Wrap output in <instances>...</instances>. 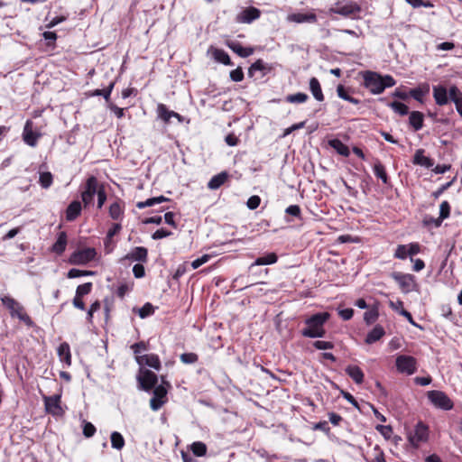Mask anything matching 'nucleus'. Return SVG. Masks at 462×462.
<instances>
[{"label": "nucleus", "instance_id": "f257e3e1", "mask_svg": "<svg viewBox=\"0 0 462 462\" xmlns=\"http://www.w3.org/2000/svg\"><path fill=\"white\" fill-rule=\"evenodd\" d=\"M329 318L328 312H319L306 319V327L301 330V335L310 338L323 337L326 335L324 326Z\"/></svg>", "mask_w": 462, "mask_h": 462}, {"label": "nucleus", "instance_id": "f03ea898", "mask_svg": "<svg viewBox=\"0 0 462 462\" xmlns=\"http://www.w3.org/2000/svg\"><path fill=\"white\" fill-rule=\"evenodd\" d=\"M364 86L373 94H381L386 88L393 87L395 79L391 75L382 76L377 72L365 71L363 75Z\"/></svg>", "mask_w": 462, "mask_h": 462}, {"label": "nucleus", "instance_id": "7ed1b4c3", "mask_svg": "<svg viewBox=\"0 0 462 462\" xmlns=\"http://www.w3.org/2000/svg\"><path fill=\"white\" fill-rule=\"evenodd\" d=\"M1 301L3 305L9 310L13 318L16 317L27 326H32L33 322L31 317L25 312L24 308L16 300L10 296H4L1 298Z\"/></svg>", "mask_w": 462, "mask_h": 462}, {"label": "nucleus", "instance_id": "20e7f679", "mask_svg": "<svg viewBox=\"0 0 462 462\" xmlns=\"http://www.w3.org/2000/svg\"><path fill=\"white\" fill-rule=\"evenodd\" d=\"M162 384L156 386L153 389V395L150 400V407L152 411H158L162 406L167 402V387L170 388L171 384L166 381L164 375H161Z\"/></svg>", "mask_w": 462, "mask_h": 462}, {"label": "nucleus", "instance_id": "39448f33", "mask_svg": "<svg viewBox=\"0 0 462 462\" xmlns=\"http://www.w3.org/2000/svg\"><path fill=\"white\" fill-rule=\"evenodd\" d=\"M100 184L97 177L90 176L87 179L84 186V190L81 192V199L84 207L87 208L93 204L94 197L97 194Z\"/></svg>", "mask_w": 462, "mask_h": 462}, {"label": "nucleus", "instance_id": "423d86ee", "mask_svg": "<svg viewBox=\"0 0 462 462\" xmlns=\"http://www.w3.org/2000/svg\"><path fill=\"white\" fill-rule=\"evenodd\" d=\"M97 256V251L93 247H88L74 251L69 259L71 264L85 265L93 261Z\"/></svg>", "mask_w": 462, "mask_h": 462}, {"label": "nucleus", "instance_id": "0eeeda50", "mask_svg": "<svg viewBox=\"0 0 462 462\" xmlns=\"http://www.w3.org/2000/svg\"><path fill=\"white\" fill-rule=\"evenodd\" d=\"M427 395L430 402L439 409L449 411L454 407L452 400L444 392L432 390Z\"/></svg>", "mask_w": 462, "mask_h": 462}, {"label": "nucleus", "instance_id": "6e6552de", "mask_svg": "<svg viewBox=\"0 0 462 462\" xmlns=\"http://www.w3.org/2000/svg\"><path fill=\"white\" fill-rule=\"evenodd\" d=\"M137 381L141 390L149 392L156 387L158 376L149 369L140 368Z\"/></svg>", "mask_w": 462, "mask_h": 462}, {"label": "nucleus", "instance_id": "1a4fd4ad", "mask_svg": "<svg viewBox=\"0 0 462 462\" xmlns=\"http://www.w3.org/2000/svg\"><path fill=\"white\" fill-rule=\"evenodd\" d=\"M391 278L398 283L402 291L405 293L411 292L417 286L416 278L411 273L393 272L391 273Z\"/></svg>", "mask_w": 462, "mask_h": 462}, {"label": "nucleus", "instance_id": "9d476101", "mask_svg": "<svg viewBox=\"0 0 462 462\" xmlns=\"http://www.w3.org/2000/svg\"><path fill=\"white\" fill-rule=\"evenodd\" d=\"M395 365L400 373L413 374L417 371V360L411 356L400 355L396 357Z\"/></svg>", "mask_w": 462, "mask_h": 462}, {"label": "nucleus", "instance_id": "9b49d317", "mask_svg": "<svg viewBox=\"0 0 462 462\" xmlns=\"http://www.w3.org/2000/svg\"><path fill=\"white\" fill-rule=\"evenodd\" d=\"M428 438L429 428L421 421L416 424L414 430L408 436L410 443L415 448H418L420 443L426 442Z\"/></svg>", "mask_w": 462, "mask_h": 462}, {"label": "nucleus", "instance_id": "f8f14e48", "mask_svg": "<svg viewBox=\"0 0 462 462\" xmlns=\"http://www.w3.org/2000/svg\"><path fill=\"white\" fill-rule=\"evenodd\" d=\"M41 136L42 133L40 129L33 125L32 120H27L23 132V139L24 143L32 147H34Z\"/></svg>", "mask_w": 462, "mask_h": 462}, {"label": "nucleus", "instance_id": "ddd939ff", "mask_svg": "<svg viewBox=\"0 0 462 462\" xmlns=\"http://www.w3.org/2000/svg\"><path fill=\"white\" fill-rule=\"evenodd\" d=\"M271 64L265 63L263 60L259 59L251 64L248 69L249 77H255V79H262L264 76L273 70Z\"/></svg>", "mask_w": 462, "mask_h": 462}, {"label": "nucleus", "instance_id": "4468645a", "mask_svg": "<svg viewBox=\"0 0 462 462\" xmlns=\"http://www.w3.org/2000/svg\"><path fill=\"white\" fill-rule=\"evenodd\" d=\"M261 16V11L254 6L243 9L236 16V21L239 23H252Z\"/></svg>", "mask_w": 462, "mask_h": 462}, {"label": "nucleus", "instance_id": "2eb2a0df", "mask_svg": "<svg viewBox=\"0 0 462 462\" xmlns=\"http://www.w3.org/2000/svg\"><path fill=\"white\" fill-rule=\"evenodd\" d=\"M135 360L140 366L146 365L157 371L162 367L160 357L156 354L136 356Z\"/></svg>", "mask_w": 462, "mask_h": 462}, {"label": "nucleus", "instance_id": "dca6fc26", "mask_svg": "<svg viewBox=\"0 0 462 462\" xmlns=\"http://www.w3.org/2000/svg\"><path fill=\"white\" fill-rule=\"evenodd\" d=\"M226 45L241 58H247L254 52L253 47H243L237 41L227 40Z\"/></svg>", "mask_w": 462, "mask_h": 462}, {"label": "nucleus", "instance_id": "f3484780", "mask_svg": "<svg viewBox=\"0 0 462 462\" xmlns=\"http://www.w3.org/2000/svg\"><path fill=\"white\" fill-rule=\"evenodd\" d=\"M126 259L140 263H146L148 261V249L143 246H136L130 253L125 255L121 261Z\"/></svg>", "mask_w": 462, "mask_h": 462}, {"label": "nucleus", "instance_id": "a211bd4d", "mask_svg": "<svg viewBox=\"0 0 462 462\" xmlns=\"http://www.w3.org/2000/svg\"><path fill=\"white\" fill-rule=\"evenodd\" d=\"M60 395H52L44 397V404L47 412L51 413L53 415H57L61 411L60 408Z\"/></svg>", "mask_w": 462, "mask_h": 462}, {"label": "nucleus", "instance_id": "6ab92c4d", "mask_svg": "<svg viewBox=\"0 0 462 462\" xmlns=\"http://www.w3.org/2000/svg\"><path fill=\"white\" fill-rule=\"evenodd\" d=\"M287 21L291 23H313L317 22V15L314 13L310 14H301V13H295L291 14L287 16Z\"/></svg>", "mask_w": 462, "mask_h": 462}, {"label": "nucleus", "instance_id": "aec40b11", "mask_svg": "<svg viewBox=\"0 0 462 462\" xmlns=\"http://www.w3.org/2000/svg\"><path fill=\"white\" fill-rule=\"evenodd\" d=\"M373 171L374 176L381 180L384 185L391 186L390 177L388 176L385 166L378 159H376L374 163Z\"/></svg>", "mask_w": 462, "mask_h": 462}, {"label": "nucleus", "instance_id": "412c9836", "mask_svg": "<svg viewBox=\"0 0 462 462\" xmlns=\"http://www.w3.org/2000/svg\"><path fill=\"white\" fill-rule=\"evenodd\" d=\"M208 53H211L212 58L218 63H222L226 66L233 65L228 53L222 49L210 47Z\"/></svg>", "mask_w": 462, "mask_h": 462}, {"label": "nucleus", "instance_id": "4be33fe9", "mask_svg": "<svg viewBox=\"0 0 462 462\" xmlns=\"http://www.w3.org/2000/svg\"><path fill=\"white\" fill-rule=\"evenodd\" d=\"M425 150L424 149H418L415 152V154L412 159V163L414 165H420L424 166L426 168H431L434 165V161L424 155Z\"/></svg>", "mask_w": 462, "mask_h": 462}, {"label": "nucleus", "instance_id": "5701e85b", "mask_svg": "<svg viewBox=\"0 0 462 462\" xmlns=\"http://www.w3.org/2000/svg\"><path fill=\"white\" fill-rule=\"evenodd\" d=\"M125 211V202L116 199L109 207V217L114 220H119L123 217Z\"/></svg>", "mask_w": 462, "mask_h": 462}, {"label": "nucleus", "instance_id": "b1692460", "mask_svg": "<svg viewBox=\"0 0 462 462\" xmlns=\"http://www.w3.org/2000/svg\"><path fill=\"white\" fill-rule=\"evenodd\" d=\"M68 244V236L67 233L64 231H61L58 234V237L56 242L51 246V252L55 253L58 255H61L67 246Z\"/></svg>", "mask_w": 462, "mask_h": 462}, {"label": "nucleus", "instance_id": "393cba45", "mask_svg": "<svg viewBox=\"0 0 462 462\" xmlns=\"http://www.w3.org/2000/svg\"><path fill=\"white\" fill-rule=\"evenodd\" d=\"M433 97L438 105H446L448 102L447 88L442 85L433 86Z\"/></svg>", "mask_w": 462, "mask_h": 462}, {"label": "nucleus", "instance_id": "a878e982", "mask_svg": "<svg viewBox=\"0 0 462 462\" xmlns=\"http://www.w3.org/2000/svg\"><path fill=\"white\" fill-rule=\"evenodd\" d=\"M81 203L78 200L72 201L66 209L67 221H74L81 214Z\"/></svg>", "mask_w": 462, "mask_h": 462}, {"label": "nucleus", "instance_id": "bb28decb", "mask_svg": "<svg viewBox=\"0 0 462 462\" xmlns=\"http://www.w3.org/2000/svg\"><path fill=\"white\" fill-rule=\"evenodd\" d=\"M360 11V7L357 5H345L342 6H337L335 8H331L330 12L334 14H337L343 16H350L352 14H356Z\"/></svg>", "mask_w": 462, "mask_h": 462}, {"label": "nucleus", "instance_id": "cd10ccee", "mask_svg": "<svg viewBox=\"0 0 462 462\" xmlns=\"http://www.w3.org/2000/svg\"><path fill=\"white\" fill-rule=\"evenodd\" d=\"M346 373L356 383L361 384L364 382L365 374L358 365H348Z\"/></svg>", "mask_w": 462, "mask_h": 462}, {"label": "nucleus", "instance_id": "c85d7f7f", "mask_svg": "<svg viewBox=\"0 0 462 462\" xmlns=\"http://www.w3.org/2000/svg\"><path fill=\"white\" fill-rule=\"evenodd\" d=\"M228 177L229 175L226 171L214 175L208 181V188L212 190L219 189L228 180Z\"/></svg>", "mask_w": 462, "mask_h": 462}, {"label": "nucleus", "instance_id": "c756f323", "mask_svg": "<svg viewBox=\"0 0 462 462\" xmlns=\"http://www.w3.org/2000/svg\"><path fill=\"white\" fill-rule=\"evenodd\" d=\"M385 334L383 328L381 325H376L367 335L365 337L366 344H374V342L380 340Z\"/></svg>", "mask_w": 462, "mask_h": 462}, {"label": "nucleus", "instance_id": "7c9ffc66", "mask_svg": "<svg viewBox=\"0 0 462 462\" xmlns=\"http://www.w3.org/2000/svg\"><path fill=\"white\" fill-rule=\"evenodd\" d=\"M58 356L60 359L68 365H71V353L70 346L67 342L61 343L58 349Z\"/></svg>", "mask_w": 462, "mask_h": 462}, {"label": "nucleus", "instance_id": "2f4dec72", "mask_svg": "<svg viewBox=\"0 0 462 462\" xmlns=\"http://www.w3.org/2000/svg\"><path fill=\"white\" fill-rule=\"evenodd\" d=\"M328 145L333 148L338 154L348 157L350 150L347 145L343 143L339 139H331L328 141Z\"/></svg>", "mask_w": 462, "mask_h": 462}, {"label": "nucleus", "instance_id": "473e14b6", "mask_svg": "<svg viewBox=\"0 0 462 462\" xmlns=\"http://www.w3.org/2000/svg\"><path fill=\"white\" fill-rule=\"evenodd\" d=\"M310 90L316 100H324V95L322 93L320 83L317 78L313 77L310 79Z\"/></svg>", "mask_w": 462, "mask_h": 462}, {"label": "nucleus", "instance_id": "72a5a7b5", "mask_svg": "<svg viewBox=\"0 0 462 462\" xmlns=\"http://www.w3.org/2000/svg\"><path fill=\"white\" fill-rule=\"evenodd\" d=\"M429 87H418L415 88L409 89L410 98H412L418 102H422L425 95L429 93Z\"/></svg>", "mask_w": 462, "mask_h": 462}, {"label": "nucleus", "instance_id": "f704fd0d", "mask_svg": "<svg viewBox=\"0 0 462 462\" xmlns=\"http://www.w3.org/2000/svg\"><path fill=\"white\" fill-rule=\"evenodd\" d=\"M278 261V256L275 253H269L263 256L256 258L252 265H268L273 264Z\"/></svg>", "mask_w": 462, "mask_h": 462}, {"label": "nucleus", "instance_id": "c9c22d12", "mask_svg": "<svg viewBox=\"0 0 462 462\" xmlns=\"http://www.w3.org/2000/svg\"><path fill=\"white\" fill-rule=\"evenodd\" d=\"M337 95L340 98L349 101L353 104H358L359 100L351 95V90L349 88H345L342 85L337 86Z\"/></svg>", "mask_w": 462, "mask_h": 462}, {"label": "nucleus", "instance_id": "e433bc0d", "mask_svg": "<svg viewBox=\"0 0 462 462\" xmlns=\"http://www.w3.org/2000/svg\"><path fill=\"white\" fill-rule=\"evenodd\" d=\"M379 317V310L377 306L370 308L364 314V320L367 325L374 324Z\"/></svg>", "mask_w": 462, "mask_h": 462}, {"label": "nucleus", "instance_id": "4c0bfd02", "mask_svg": "<svg viewBox=\"0 0 462 462\" xmlns=\"http://www.w3.org/2000/svg\"><path fill=\"white\" fill-rule=\"evenodd\" d=\"M112 448L121 450L125 446L124 437L117 431H114L110 437Z\"/></svg>", "mask_w": 462, "mask_h": 462}, {"label": "nucleus", "instance_id": "58836bf2", "mask_svg": "<svg viewBox=\"0 0 462 462\" xmlns=\"http://www.w3.org/2000/svg\"><path fill=\"white\" fill-rule=\"evenodd\" d=\"M53 176L50 171H44L40 173L39 183L42 188L48 189L52 185Z\"/></svg>", "mask_w": 462, "mask_h": 462}, {"label": "nucleus", "instance_id": "ea45409f", "mask_svg": "<svg viewBox=\"0 0 462 462\" xmlns=\"http://www.w3.org/2000/svg\"><path fill=\"white\" fill-rule=\"evenodd\" d=\"M391 106L393 107V111L400 116H407L409 114L408 105L403 102L394 101L391 104Z\"/></svg>", "mask_w": 462, "mask_h": 462}, {"label": "nucleus", "instance_id": "a19ab883", "mask_svg": "<svg viewBox=\"0 0 462 462\" xmlns=\"http://www.w3.org/2000/svg\"><path fill=\"white\" fill-rule=\"evenodd\" d=\"M191 451L196 457H203L207 453V446L200 441L194 442L191 445Z\"/></svg>", "mask_w": 462, "mask_h": 462}, {"label": "nucleus", "instance_id": "79ce46f5", "mask_svg": "<svg viewBox=\"0 0 462 462\" xmlns=\"http://www.w3.org/2000/svg\"><path fill=\"white\" fill-rule=\"evenodd\" d=\"M309 98L308 95L302 92H298L296 94H291L286 97V100L289 103H297L301 104L304 103Z\"/></svg>", "mask_w": 462, "mask_h": 462}, {"label": "nucleus", "instance_id": "37998d69", "mask_svg": "<svg viewBox=\"0 0 462 462\" xmlns=\"http://www.w3.org/2000/svg\"><path fill=\"white\" fill-rule=\"evenodd\" d=\"M94 272L92 271H87V270H79V269H70L68 273L67 277L69 279L82 277V276H90L93 275Z\"/></svg>", "mask_w": 462, "mask_h": 462}, {"label": "nucleus", "instance_id": "c03bdc74", "mask_svg": "<svg viewBox=\"0 0 462 462\" xmlns=\"http://www.w3.org/2000/svg\"><path fill=\"white\" fill-rule=\"evenodd\" d=\"M115 83L110 82L109 85L103 88V89H96L93 91L92 96H103V97L106 99V101L109 100L112 89L114 88Z\"/></svg>", "mask_w": 462, "mask_h": 462}, {"label": "nucleus", "instance_id": "a18cd8bd", "mask_svg": "<svg viewBox=\"0 0 462 462\" xmlns=\"http://www.w3.org/2000/svg\"><path fill=\"white\" fill-rule=\"evenodd\" d=\"M393 257L399 260H405L409 257L407 254V245H398L393 253Z\"/></svg>", "mask_w": 462, "mask_h": 462}, {"label": "nucleus", "instance_id": "49530a36", "mask_svg": "<svg viewBox=\"0 0 462 462\" xmlns=\"http://www.w3.org/2000/svg\"><path fill=\"white\" fill-rule=\"evenodd\" d=\"M93 284L90 282L80 284L77 287L76 295H79L83 298L85 295H88L91 292Z\"/></svg>", "mask_w": 462, "mask_h": 462}, {"label": "nucleus", "instance_id": "de8ad7c7", "mask_svg": "<svg viewBox=\"0 0 462 462\" xmlns=\"http://www.w3.org/2000/svg\"><path fill=\"white\" fill-rule=\"evenodd\" d=\"M180 359L183 364H195L199 360V356L195 353H183L180 356Z\"/></svg>", "mask_w": 462, "mask_h": 462}, {"label": "nucleus", "instance_id": "09e8293b", "mask_svg": "<svg viewBox=\"0 0 462 462\" xmlns=\"http://www.w3.org/2000/svg\"><path fill=\"white\" fill-rule=\"evenodd\" d=\"M154 313V307L150 302H146L140 310L139 316L145 319Z\"/></svg>", "mask_w": 462, "mask_h": 462}, {"label": "nucleus", "instance_id": "8fccbe9b", "mask_svg": "<svg viewBox=\"0 0 462 462\" xmlns=\"http://www.w3.org/2000/svg\"><path fill=\"white\" fill-rule=\"evenodd\" d=\"M421 252V245L418 242H412L407 244V254H409V257L413 258L414 255L420 254Z\"/></svg>", "mask_w": 462, "mask_h": 462}, {"label": "nucleus", "instance_id": "3c124183", "mask_svg": "<svg viewBox=\"0 0 462 462\" xmlns=\"http://www.w3.org/2000/svg\"><path fill=\"white\" fill-rule=\"evenodd\" d=\"M449 216H450V205L447 200L442 201L439 206V218L444 220V219L449 217Z\"/></svg>", "mask_w": 462, "mask_h": 462}, {"label": "nucleus", "instance_id": "603ef678", "mask_svg": "<svg viewBox=\"0 0 462 462\" xmlns=\"http://www.w3.org/2000/svg\"><path fill=\"white\" fill-rule=\"evenodd\" d=\"M312 346L319 350H329L334 348V344L331 341L316 340Z\"/></svg>", "mask_w": 462, "mask_h": 462}, {"label": "nucleus", "instance_id": "864d4df0", "mask_svg": "<svg viewBox=\"0 0 462 462\" xmlns=\"http://www.w3.org/2000/svg\"><path fill=\"white\" fill-rule=\"evenodd\" d=\"M97 208H101L106 200V193L105 187L103 184H100L98 190L97 192Z\"/></svg>", "mask_w": 462, "mask_h": 462}, {"label": "nucleus", "instance_id": "5fc2aeb1", "mask_svg": "<svg viewBox=\"0 0 462 462\" xmlns=\"http://www.w3.org/2000/svg\"><path fill=\"white\" fill-rule=\"evenodd\" d=\"M241 132H238V134L235 132L229 133L225 138L226 144L229 146H236L239 143L238 136L241 135Z\"/></svg>", "mask_w": 462, "mask_h": 462}, {"label": "nucleus", "instance_id": "6e6d98bb", "mask_svg": "<svg viewBox=\"0 0 462 462\" xmlns=\"http://www.w3.org/2000/svg\"><path fill=\"white\" fill-rule=\"evenodd\" d=\"M442 219L439 217L435 218L433 217H430V216H426L424 218H423V225L425 226H434L435 227H439L441 226L442 224Z\"/></svg>", "mask_w": 462, "mask_h": 462}, {"label": "nucleus", "instance_id": "4d7b16f0", "mask_svg": "<svg viewBox=\"0 0 462 462\" xmlns=\"http://www.w3.org/2000/svg\"><path fill=\"white\" fill-rule=\"evenodd\" d=\"M393 96L403 100V101L410 103V94H409V89H407V88H396Z\"/></svg>", "mask_w": 462, "mask_h": 462}, {"label": "nucleus", "instance_id": "13d9d810", "mask_svg": "<svg viewBox=\"0 0 462 462\" xmlns=\"http://www.w3.org/2000/svg\"><path fill=\"white\" fill-rule=\"evenodd\" d=\"M96 427L88 421H85L83 425V434L86 438H91L96 433Z\"/></svg>", "mask_w": 462, "mask_h": 462}, {"label": "nucleus", "instance_id": "bf43d9fd", "mask_svg": "<svg viewBox=\"0 0 462 462\" xmlns=\"http://www.w3.org/2000/svg\"><path fill=\"white\" fill-rule=\"evenodd\" d=\"M122 225L120 223H114L106 233L107 240H112L113 237L120 233Z\"/></svg>", "mask_w": 462, "mask_h": 462}, {"label": "nucleus", "instance_id": "052dcab7", "mask_svg": "<svg viewBox=\"0 0 462 462\" xmlns=\"http://www.w3.org/2000/svg\"><path fill=\"white\" fill-rule=\"evenodd\" d=\"M285 213L287 215H291V216H293V217H299V218H300V217H301V209H300V206H298V205H291V206L287 207L285 209Z\"/></svg>", "mask_w": 462, "mask_h": 462}, {"label": "nucleus", "instance_id": "680f3d73", "mask_svg": "<svg viewBox=\"0 0 462 462\" xmlns=\"http://www.w3.org/2000/svg\"><path fill=\"white\" fill-rule=\"evenodd\" d=\"M260 204L261 198L257 195L251 196L246 202V206L250 209H256L260 206Z\"/></svg>", "mask_w": 462, "mask_h": 462}, {"label": "nucleus", "instance_id": "e2e57ef3", "mask_svg": "<svg viewBox=\"0 0 462 462\" xmlns=\"http://www.w3.org/2000/svg\"><path fill=\"white\" fill-rule=\"evenodd\" d=\"M131 348L136 356H140L139 354L141 352L146 351L148 349V346L145 342L140 341V342H137V343H134V345H132Z\"/></svg>", "mask_w": 462, "mask_h": 462}, {"label": "nucleus", "instance_id": "0e129e2a", "mask_svg": "<svg viewBox=\"0 0 462 462\" xmlns=\"http://www.w3.org/2000/svg\"><path fill=\"white\" fill-rule=\"evenodd\" d=\"M171 235H172L171 231H169V230L164 229V228H161V229L156 230L152 235V238L154 239V240H159V239H162V238H164V237L171 236Z\"/></svg>", "mask_w": 462, "mask_h": 462}, {"label": "nucleus", "instance_id": "69168bd1", "mask_svg": "<svg viewBox=\"0 0 462 462\" xmlns=\"http://www.w3.org/2000/svg\"><path fill=\"white\" fill-rule=\"evenodd\" d=\"M230 79L235 82H240L244 79V72L241 68H236L230 71Z\"/></svg>", "mask_w": 462, "mask_h": 462}, {"label": "nucleus", "instance_id": "338daca9", "mask_svg": "<svg viewBox=\"0 0 462 462\" xmlns=\"http://www.w3.org/2000/svg\"><path fill=\"white\" fill-rule=\"evenodd\" d=\"M423 118L424 117H409L410 125L413 128L414 131H418L422 128Z\"/></svg>", "mask_w": 462, "mask_h": 462}, {"label": "nucleus", "instance_id": "774afa93", "mask_svg": "<svg viewBox=\"0 0 462 462\" xmlns=\"http://www.w3.org/2000/svg\"><path fill=\"white\" fill-rule=\"evenodd\" d=\"M133 273L135 278L140 279L144 277L145 275V269L144 266L142 263H136L133 267Z\"/></svg>", "mask_w": 462, "mask_h": 462}]
</instances>
